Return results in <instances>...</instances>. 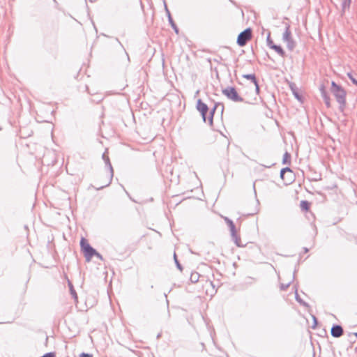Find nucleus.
<instances>
[{"instance_id": "nucleus-12", "label": "nucleus", "mask_w": 357, "mask_h": 357, "mask_svg": "<svg viewBox=\"0 0 357 357\" xmlns=\"http://www.w3.org/2000/svg\"><path fill=\"white\" fill-rule=\"evenodd\" d=\"M271 48L274 50L280 56H284L285 53L280 46L276 45H271Z\"/></svg>"}, {"instance_id": "nucleus-29", "label": "nucleus", "mask_w": 357, "mask_h": 357, "mask_svg": "<svg viewBox=\"0 0 357 357\" xmlns=\"http://www.w3.org/2000/svg\"><path fill=\"white\" fill-rule=\"evenodd\" d=\"M168 18H169V21L170 24H172V23H174V22H173L172 17L169 16Z\"/></svg>"}, {"instance_id": "nucleus-6", "label": "nucleus", "mask_w": 357, "mask_h": 357, "mask_svg": "<svg viewBox=\"0 0 357 357\" xmlns=\"http://www.w3.org/2000/svg\"><path fill=\"white\" fill-rule=\"evenodd\" d=\"M197 109L201 113L204 121L206 122V113L208 111V106L204 103L201 99H199L197 102Z\"/></svg>"}, {"instance_id": "nucleus-22", "label": "nucleus", "mask_w": 357, "mask_h": 357, "mask_svg": "<svg viewBox=\"0 0 357 357\" xmlns=\"http://www.w3.org/2000/svg\"><path fill=\"white\" fill-rule=\"evenodd\" d=\"M347 75L351 79V81L353 82V84L357 86V80L352 76V75L351 73H348Z\"/></svg>"}, {"instance_id": "nucleus-16", "label": "nucleus", "mask_w": 357, "mask_h": 357, "mask_svg": "<svg viewBox=\"0 0 357 357\" xmlns=\"http://www.w3.org/2000/svg\"><path fill=\"white\" fill-rule=\"evenodd\" d=\"M199 274L197 273H192L190 276V280L193 282H196L198 281Z\"/></svg>"}, {"instance_id": "nucleus-11", "label": "nucleus", "mask_w": 357, "mask_h": 357, "mask_svg": "<svg viewBox=\"0 0 357 357\" xmlns=\"http://www.w3.org/2000/svg\"><path fill=\"white\" fill-rule=\"evenodd\" d=\"M321 96H322V98H324L325 104L326 105V106L328 107H329L331 105H330V98L328 96V95L326 94V92L324 88H321Z\"/></svg>"}, {"instance_id": "nucleus-23", "label": "nucleus", "mask_w": 357, "mask_h": 357, "mask_svg": "<svg viewBox=\"0 0 357 357\" xmlns=\"http://www.w3.org/2000/svg\"><path fill=\"white\" fill-rule=\"evenodd\" d=\"M301 206L303 209H307L308 203L306 201L301 202Z\"/></svg>"}, {"instance_id": "nucleus-14", "label": "nucleus", "mask_w": 357, "mask_h": 357, "mask_svg": "<svg viewBox=\"0 0 357 357\" xmlns=\"http://www.w3.org/2000/svg\"><path fill=\"white\" fill-rule=\"evenodd\" d=\"M351 0H342V10L344 11L347 8H349Z\"/></svg>"}, {"instance_id": "nucleus-5", "label": "nucleus", "mask_w": 357, "mask_h": 357, "mask_svg": "<svg viewBox=\"0 0 357 357\" xmlns=\"http://www.w3.org/2000/svg\"><path fill=\"white\" fill-rule=\"evenodd\" d=\"M252 37V32L250 29H247L242 31L238 36L237 43L239 46L243 47L246 45L247 42L250 40Z\"/></svg>"}, {"instance_id": "nucleus-31", "label": "nucleus", "mask_w": 357, "mask_h": 357, "mask_svg": "<svg viewBox=\"0 0 357 357\" xmlns=\"http://www.w3.org/2000/svg\"><path fill=\"white\" fill-rule=\"evenodd\" d=\"M295 96H296V97L297 98H298V95L297 93H295Z\"/></svg>"}, {"instance_id": "nucleus-2", "label": "nucleus", "mask_w": 357, "mask_h": 357, "mask_svg": "<svg viewBox=\"0 0 357 357\" xmlns=\"http://www.w3.org/2000/svg\"><path fill=\"white\" fill-rule=\"evenodd\" d=\"M282 40L284 43H287V47L290 51H292L294 49L296 43L292 38L291 33L290 31V26L288 24H286L285 31L282 35Z\"/></svg>"}, {"instance_id": "nucleus-15", "label": "nucleus", "mask_w": 357, "mask_h": 357, "mask_svg": "<svg viewBox=\"0 0 357 357\" xmlns=\"http://www.w3.org/2000/svg\"><path fill=\"white\" fill-rule=\"evenodd\" d=\"M291 158V155L289 153L286 152L283 155V163L286 164L289 162Z\"/></svg>"}, {"instance_id": "nucleus-21", "label": "nucleus", "mask_w": 357, "mask_h": 357, "mask_svg": "<svg viewBox=\"0 0 357 357\" xmlns=\"http://www.w3.org/2000/svg\"><path fill=\"white\" fill-rule=\"evenodd\" d=\"M267 44L269 46L270 48H271V45H275L273 43V40L271 39L270 33H268V35L267 36Z\"/></svg>"}, {"instance_id": "nucleus-4", "label": "nucleus", "mask_w": 357, "mask_h": 357, "mask_svg": "<svg viewBox=\"0 0 357 357\" xmlns=\"http://www.w3.org/2000/svg\"><path fill=\"white\" fill-rule=\"evenodd\" d=\"M222 93L234 102H243L241 98L234 87L228 86L222 90Z\"/></svg>"}, {"instance_id": "nucleus-30", "label": "nucleus", "mask_w": 357, "mask_h": 357, "mask_svg": "<svg viewBox=\"0 0 357 357\" xmlns=\"http://www.w3.org/2000/svg\"><path fill=\"white\" fill-rule=\"evenodd\" d=\"M296 301H298V302H300V303L301 302V300L298 298V296H297V295H296Z\"/></svg>"}, {"instance_id": "nucleus-28", "label": "nucleus", "mask_w": 357, "mask_h": 357, "mask_svg": "<svg viewBox=\"0 0 357 357\" xmlns=\"http://www.w3.org/2000/svg\"><path fill=\"white\" fill-rule=\"evenodd\" d=\"M93 256H96L98 258L102 259V256L97 252H96V254H94Z\"/></svg>"}, {"instance_id": "nucleus-3", "label": "nucleus", "mask_w": 357, "mask_h": 357, "mask_svg": "<svg viewBox=\"0 0 357 357\" xmlns=\"http://www.w3.org/2000/svg\"><path fill=\"white\" fill-rule=\"evenodd\" d=\"M80 245L86 261H89L94 254H96V250L93 249L84 238H82Z\"/></svg>"}, {"instance_id": "nucleus-27", "label": "nucleus", "mask_w": 357, "mask_h": 357, "mask_svg": "<svg viewBox=\"0 0 357 357\" xmlns=\"http://www.w3.org/2000/svg\"><path fill=\"white\" fill-rule=\"evenodd\" d=\"M172 26L173 27V29L175 30V31H176V33H178V29H177V27H176V26L175 25V24H174V23H172Z\"/></svg>"}, {"instance_id": "nucleus-25", "label": "nucleus", "mask_w": 357, "mask_h": 357, "mask_svg": "<svg viewBox=\"0 0 357 357\" xmlns=\"http://www.w3.org/2000/svg\"><path fill=\"white\" fill-rule=\"evenodd\" d=\"M92 356L89 354L82 353L79 357H91Z\"/></svg>"}, {"instance_id": "nucleus-7", "label": "nucleus", "mask_w": 357, "mask_h": 357, "mask_svg": "<svg viewBox=\"0 0 357 357\" xmlns=\"http://www.w3.org/2000/svg\"><path fill=\"white\" fill-rule=\"evenodd\" d=\"M343 334V329L340 326L336 325L331 328V335L335 337H339Z\"/></svg>"}, {"instance_id": "nucleus-8", "label": "nucleus", "mask_w": 357, "mask_h": 357, "mask_svg": "<svg viewBox=\"0 0 357 357\" xmlns=\"http://www.w3.org/2000/svg\"><path fill=\"white\" fill-rule=\"evenodd\" d=\"M102 158L105 162L106 165L108 167L109 171V183L111 182L112 178L113 177V168L112 167V165L109 162V159L107 155H106L105 153L102 155Z\"/></svg>"}, {"instance_id": "nucleus-24", "label": "nucleus", "mask_w": 357, "mask_h": 357, "mask_svg": "<svg viewBox=\"0 0 357 357\" xmlns=\"http://www.w3.org/2000/svg\"><path fill=\"white\" fill-rule=\"evenodd\" d=\"M42 357H55V356L53 353H47L43 356Z\"/></svg>"}, {"instance_id": "nucleus-20", "label": "nucleus", "mask_w": 357, "mask_h": 357, "mask_svg": "<svg viewBox=\"0 0 357 357\" xmlns=\"http://www.w3.org/2000/svg\"><path fill=\"white\" fill-rule=\"evenodd\" d=\"M174 261H175V263L176 264V266L177 268L180 270V271H182V267L181 266V264H179L177 258H176V253H174Z\"/></svg>"}, {"instance_id": "nucleus-26", "label": "nucleus", "mask_w": 357, "mask_h": 357, "mask_svg": "<svg viewBox=\"0 0 357 357\" xmlns=\"http://www.w3.org/2000/svg\"><path fill=\"white\" fill-rule=\"evenodd\" d=\"M165 10H166L167 14L168 17H169V16H171V14H170V12H169V10H168V8L167 7L166 3H165Z\"/></svg>"}, {"instance_id": "nucleus-1", "label": "nucleus", "mask_w": 357, "mask_h": 357, "mask_svg": "<svg viewBox=\"0 0 357 357\" xmlns=\"http://www.w3.org/2000/svg\"><path fill=\"white\" fill-rule=\"evenodd\" d=\"M331 91L340 104V107L341 109H343V107L344 106L346 102V92L342 88L337 85L334 82H332L331 84Z\"/></svg>"}, {"instance_id": "nucleus-9", "label": "nucleus", "mask_w": 357, "mask_h": 357, "mask_svg": "<svg viewBox=\"0 0 357 357\" xmlns=\"http://www.w3.org/2000/svg\"><path fill=\"white\" fill-rule=\"evenodd\" d=\"M243 77L252 81V82L254 84V85L255 86L256 91L258 93L259 91V85L257 84V82L256 80V77H255V75L248 74V75H243Z\"/></svg>"}, {"instance_id": "nucleus-13", "label": "nucleus", "mask_w": 357, "mask_h": 357, "mask_svg": "<svg viewBox=\"0 0 357 357\" xmlns=\"http://www.w3.org/2000/svg\"><path fill=\"white\" fill-rule=\"evenodd\" d=\"M224 220L227 222L228 226L229 227L230 231H234V230H235V225H234V222L227 217H225Z\"/></svg>"}, {"instance_id": "nucleus-19", "label": "nucleus", "mask_w": 357, "mask_h": 357, "mask_svg": "<svg viewBox=\"0 0 357 357\" xmlns=\"http://www.w3.org/2000/svg\"><path fill=\"white\" fill-rule=\"evenodd\" d=\"M286 172H291V169L288 167L284 168L280 172V176L283 178L284 173Z\"/></svg>"}, {"instance_id": "nucleus-18", "label": "nucleus", "mask_w": 357, "mask_h": 357, "mask_svg": "<svg viewBox=\"0 0 357 357\" xmlns=\"http://www.w3.org/2000/svg\"><path fill=\"white\" fill-rule=\"evenodd\" d=\"M69 286H70V290L71 294L73 295L74 298L75 300H77V294H76L75 291L73 288V285L71 284H69Z\"/></svg>"}, {"instance_id": "nucleus-32", "label": "nucleus", "mask_w": 357, "mask_h": 357, "mask_svg": "<svg viewBox=\"0 0 357 357\" xmlns=\"http://www.w3.org/2000/svg\"><path fill=\"white\" fill-rule=\"evenodd\" d=\"M356 337H357V333H355Z\"/></svg>"}, {"instance_id": "nucleus-17", "label": "nucleus", "mask_w": 357, "mask_h": 357, "mask_svg": "<svg viewBox=\"0 0 357 357\" xmlns=\"http://www.w3.org/2000/svg\"><path fill=\"white\" fill-rule=\"evenodd\" d=\"M216 107H217V105H215L214 107V108L212 109V111L210 112L211 116H210V117L208 119V123L211 125L213 123V113L215 112V110Z\"/></svg>"}, {"instance_id": "nucleus-10", "label": "nucleus", "mask_w": 357, "mask_h": 357, "mask_svg": "<svg viewBox=\"0 0 357 357\" xmlns=\"http://www.w3.org/2000/svg\"><path fill=\"white\" fill-rule=\"evenodd\" d=\"M232 240L238 247H243V245L241 243V241L239 236L236 233V229L234 231H231Z\"/></svg>"}]
</instances>
